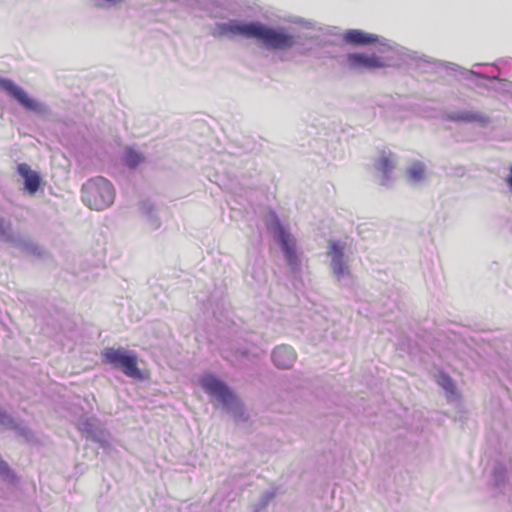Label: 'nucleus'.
I'll return each mask as SVG.
<instances>
[{
  "label": "nucleus",
  "instance_id": "obj_15",
  "mask_svg": "<svg viewBox=\"0 0 512 512\" xmlns=\"http://www.w3.org/2000/svg\"><path fill=\"white\" fill-rule=\"evenodd\" d=\"M426 173L425 164L421 161H415L407 169L408 180L412 182H419L424 179Z\"/></svg>",
  "mask_w": 512,
  "mask_h": 512
},
{
  "label": "nucleus",
  "instance_id": "obj_17",
  "mask_svg": "<svg viewBox=\"0 0 512 512\" xmlns=\"http://www.w3.org/2000/svg\"><path fill=\"white\" fill-rule=\"evenodd\" d=\"M436 381L447 391H453L455 388L452 378L445 372H439L436 376Z\"/></svg>",
  "mask_w": 512,
  "mask_h": 512
},
{
  "label": "nucleus",
  "instance_id": "obj_13",
  "mask_svg": "<svg viewBox=\"0 0 512 512\" xmlns=\"http://www.w3.org/2000/svg\"><path fill=\"white\" fill-rule=\"evenodd\" d=\"M394 155L390 151L383 150L375 163L376 169L383 175L382 185H386L395 168Z\"/></svg>",
  "mask_w": 512,
  "mask_h": 512
},
{
  "label": "nucleus",
  "instance_id": "obj_5",
  "mask_svg": "<svg viewBox=\"0 0 512 512\" xmlns=\"http://www.w3.org/2000/svg\"><path fill=\"white\" fill-rule=\"evenodd\" d=\"M258 39L272 49H288L295 45V37L284 31L268 28L258 23Z\"/></svg>",
  "mask_w": 512,
  "mask_h": 512
},
{
  "label": "nucleus",
  "instance_id": "obj_6",
  "mask_svg": "<svg viewBox=\"0 0 512 512\" xmlns=\"http://www.w3.org/2000/svg\"><path fill=\"white\" fill-rule=\"evenodd\" d=\"M215 37L228 36L234 38L241 36L244 38L256 37V23H242L236 20H231L227 23L217 24L212 32Z\"/></svg>",
  "mask_w": 512,
  "mask_h": 512
},
{
  "label": "nucleus",
  "instance_id": "obj_18",
  "mask_svg": "<svg viewBox=\"0 0 512 512\" xmlns=\"http://www.w3.org/2000/svg\"><path fill=\"white\" fill-rule=\"evenodd\" d=\"M13 424V419L6 414V412L2 411L0 409V425H5V426H8V425H12Z\"/></svg>",
  "mask_w": 512,
  "mask_h": 512
},
{
  "label": "nucleus",
  "instance_id": "obj_4",
  "mask_svg": "<svg viewBox=\"0 0 512 512\" xmlns=\"http://www.w3.org/2000/svg\"><path fill=\"white\" fill-rule=\"evenodd\" d=\"M101 356L103 363L120 369L127 377L143 379L138 367V356L135 352L124 348L105 347Z\"/></svg>",
  "mask_w": 512,
  "mask_h": 512
},
{
  "label": "nucleus",
  "instance_id": "obj_20",
  "mask_svg": "<svg viewBox=\"0 0 512 512\" xmlns=\"http://www.w3.org/2000/svg\"><path fill=\"white\" fill-rule=\"evenodd\" d=\"M509 170H510V173H509V175L506 178V182H507V184L509 185V187H510V189L512 191V165L510 166Z\"/></svg>",
  "mask_w": 512,
  "mask_h": 512
},
{
  "label": "nucleus",
  "instance_id": "obj_2",
  "mask_svg": "<svg viewBox=\"0 0 512 512\" xmlns=\"http://www.w3.org/2000/svg\"><path fill=\"white\" fill-rule=\"evenodd\" d=\"M199 384L205 393L221 404L228 411L242 414V403L228 385L212 373H205L199 378Z\"/></svg>",
  "mask_w": 512,
  "mask_h": 512
},
{
  "label": "nucleus",
  "instance_id": "obj_19",
  "mask_svg": "<svg viewBox=\"0 0 512 512\" xmlns=\"http://www.w3.org/2000/svg\"><path fill=\"white\" fill-rule=\"evenodd\" d=\"M10 474V469L7 463L0 459V475L2 477H8Z\"/></svg>",
  "mask_w": 512,
  "mask_h": 512
},
{
  "label": "nucleus",
  "instance_id": "obj_10",
  "mask_svg": "<svg viewBox=\"0 0 512 512\" xmlns=\"http://www.w3.org/2000/svg\"><path fill=\"white\" fill-rule=\"evenodd\" d=\"M18 174L24 179V190L34 195L41 186V176L36 171H33L31 167L26 163H20L17 166Z\"/></svg>",
  "mask_w": 512,
  "mask_h": 512
},
{
  "label": "nucleus",
  "instance_id": "obj_1",
  "mask_svg": "<svg viewBox=\"0 0 512 512\" xmlns=\"http://www.w3.org/2000/svg\"><path fill=\"white\" fill-rule=\"evenodd\" d=\"M266 225L274 242L280 246L287 265L292 271H298L301 259L294 235L280 223L274 213H270L266 218Z\"/></svg>",
  "mask_w": 512,
  "mask_h": 512
},
{
  "label": "nucleus",
  "instance_id": "obj_21",
  "mask_svg": "<svg viewBox=\"0 0 512 512\" xmlns=\"http://www.w3.org/2000/svg\"><path fill=\"white\" fill-rule=\"evenodd\" d=\"M7 232H6V228L4 226V222L2 219H0V235H6Z\"/></svg>",
  "mask_w": 512,
  "mask_h": 512
},
{
  "label": "nucleus",
  "instance_id": "obj_9",
  "mask_svg": "<svg viewBox=\"0 0 512 512\" xmlns=\"http://www.w3.org/2000/svg\"><path fill=\"white\" fill-rule=\"evenodd\" d=\"M346 244L344 242L331 240L328 244V255L331 256V270L333 275L340 280L345 272L348 273L344 264V250Z\"/></svg>",
  "mask_w": 512,
  "mask_h": 512
},
{
  "label": "nucleus",
  "instance_id": "obj_12",
  "mask_svg": "<svg viewBox=\"0 0 512 512\" xmlns=\"http://www.w3.org/2000/svg\"><path fill=\"white\" fill-rule=\"evenodd\" d=\"M343 40L353 45H369L378 42L379 38L375 34L366 33L359 29H350L344 33Z\"/></svg>",
  "mask_w": 512,
  "mask_h": 512
},
{
  "label": "nucleus",
  "instance_id": "obj_11",
  "mask_svg": "<svg viewBox=\"0 0 512 512\" xmlns=\"http://www.w3.org/2000/svg\"><path fill=\"white\" fill-rule=\"evenodd\" d=\"M446 119L456 123H475L485 126L490 122L489 116L479 111H458L446 114Z\"/></svg>",
  "mask_w": 512,
  "mask_h": 512
},
{
  "label": "nucleus",
  "instance_id": "obj_7",
  "mask_svg": "<svg viewBox=\"0 0 512 512\" xmlns=\"http://www.w3.org/2000/svg\"><path fill=\"white\" fill-rule=\"evenodd\" d=\"M346 64L352 70H376L388 66L387 62L375 54L350 53L346 56Z\"/></svg>",
  "mask_w": 512,
  "mask_h": 512
},
{
  "label": "nucleus",
  "instance_id": "obj_3",
  "mask_svg": "<svg viewBox=\"0 0 512 512\" xmlns=\"http://www.w3.org/2000/svg\"><path fill=\"white\" fill-rule=\"evenodd\" d=\"M82 201L90 209L103 210L114 201L112 184L103 177L88 180L82 187Z\"/></svg>",
  "mask_w": 512,
  "mask_h": 512
},
{
  "label": "nucleus",
  "instance_id": "obj_16",
  "mask_svg": "<svg viewBox=\"0 0 512 512\" xmlns=\"http://www.w3.org/2000/svg\"><path fill=\"white\" fill-rule=\"evenodd\" d=\"M124 161L128 167L135 168L144 161V157L141 153L128 149L125 153Z\"/></svg>",
  "mask_w": 512,
  "mask_h": 512
},
{
  "label": "nucleus",
  "instance_id": "obj_14",
  "mask_svg": "<svg viewBox=\"0 0 512 512\" xmlns=\"http://www.w3.org/2000/svg\"><path fill=\"white\" fill-rule=\"evenodd\" d=\"M273 362L279 368L288 369L296 360V353L291 347L281 346L273 352Z\"/></svg>",
  "mask_w": 512,
  "mask_h": 512
},
{
  "label": "nucleus",
  "instance_id": "obj_8",
  "mask_svg": "<svg viewBox=\"0 0 512 512\" xmlns=\"http://www.w3.org/2000/svg\"><path fill=\"white\" fill-rule=\"evenodd\" d=\"M0 88L6 91L11 97L17 100L25 109L41 112L42 106L30 98L27 92L17 84H15L12 80L7 78L0 79Z\"/></svg>",
  "mask_w": 512,
  "mask_h": 512
}]
</instances>
